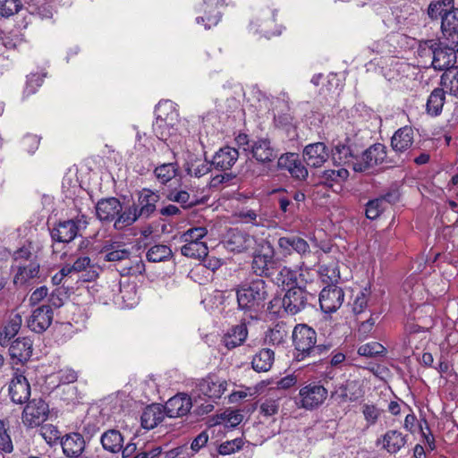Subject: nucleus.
Returning <instances> with one entry per match:
<instances>
[{"mask_svg":"<svg viewBox=\"0 0 458 458\" xmlns=\"http://www.w3.org/2000/svg\"><path fill=\"white\" fill-rule=\"evenodd\" d=\"M160 197L157 192L149 189H142L138 193L137 202L125 207L123 214L115 223L116 230H123L133 225L139 219H148L157 210V203Z\"/></svg>","mask_w":458,"mask_h":458,"instance_id":"f257e3e1","label":"nucleus"},{"mask_svg":"<svg viewBox=\"0 0 458 458\" xmlns=\"http://www.w3.org/2000/svg\"><path fill=\"white\" fill-rule=\"evenodd\" d=\"M156 121L153 123V131L160 140L166 141L169 138L176 136L179 124V114L174 103L171 100H162L156 106Z\"/></svg>","mask_w":458,"mask_h":458,"instance_id":"f03ea898","label":"nucleus"},{"mask_svg":"<svg viewBox=\"0 0 458 458\" xmlns=\"http://www.w3.org/2000/svg\"><path fill=\"white\" fill-rule=\"evenodd\" d=\"M267 295L266 283L263 279L242 284L236 290L239 309L245 311L258 312L264 307Z\"/></svg>","mask_w":458,"mask_h":458,"instance_id":"7ed1b4c3","label":"nucleus"},{"mask_svg":"<svg viewBox=\"0 0 458 458\" xmlns=\"http://www.w3.org/2000/svg\"><path fill=\"white\" fill-rule=\"evenodd\" d=\"M293 344L297 352L296 360H301L313 350L316 332L305 324L297 325L293 331Z\"/></svg>","mask_w":458,"mask_h":458,"instance_id":"20e7f679","label":"nucleus"},{"mask_svg":"<svg viewBox=\"0 0 458 458\" xmlns=\"http://www.w3.org/2000/svg\"><path fill=\"white\" fill-rule=\"evenodd\" d=\"M386 158V147L384 144L377 143L366 149L359 160L353 165V171L362 173L368 169L381 165Z\"/></svg>","mask_w":458,"mask_h":458,"instance_id":"39448f33","label":"nucleus"},{"mask_svg":"<svg viewBox=\"0 0 458 458\" xmlns=\"http://www.w3.org/2000/svg\"><path fill=\"white\" fill-rule=\"evenodd\" d=\"M48 404L42 399H32L22 412V422L29 428L41 425L48 417Z\"/></svg>","mask_w":458,"mask_h":458,"instance_id":"423d86ee","label":"nucleus"},{"mask_svg":"<svg viewBox=\"0 0 458 458\" xmlns=\"http://www.w3.org/2000/svg\"><path fill=\"white\" fill-rule=\"evenodd\" d=\"M327 390L321 385L309 384L299 393L298 405L307 410H312L321 405L327 399Z\"/></svg>","mask_w":458,"mask_h":458,"instance_id":"0eeeda50","label":"nucleus"},{"mask_svg":"<svg viewBox=\"0 0 458 458\" xmlns=\"http://www.w3.org/2000/svg\"><path fill=\"white\" fill-rule=\"evenodd\" d=\"M123 210L124 208L121 201L114 197L101 199L96 205L97 217L103 223L114 222V228L115 223Z\"/></svg>","mask_w":458,"mask_h":458,"instance_id":"6e6552de","label":"nucleus"},{"mask_svg":"<svg viewBox=\"0 0 458 458\" xmlns=\"http://www.w3.org/2000/svg\"><path fill=\"white\" fill-rule=\"evenodd\" d=\"M344 293L341 287L328 285L324 287L319 294V304L323 312H335L343 304Z\"/></svg>","mask_w":458,"mask_h":458,"instance_id":"1a4fd4ad","label":"nucleus"},{"mask_svg":"<svg viewBox=\"0 0 458 458\" xmlns=\"http://www.w3.org/2000/svg\"><path fill=\"white\" fill-rule=\"evenodd\" d=\"M54 313L50 305H42L32 310L27 320L28 327L37 333L45 332L52 324Z\"/></svg>","mask_w":458,"mask_h":458,"instance_id":"9d476101","label":"nucleus"},{"mask_svg":"<svg viewBox=\"0 0 458 458\" xmlns=\"http://www.w3.org/2000/svg\"><path fill=\"white\" fill-rule=\"evenodd\" d=\"M9 395L14 403L22 404L30 396V386L23 374L17 369L9 384Z\"/></svg>","mask_w":458,"mask_h":458,"instance_id":"9b49d317","label":"nucleus"},{"mask_svg":"<svg viewBox=\"0 0 458 458\" xmlns=\"http://www.w3.org/2000/svg\"><path fill=\"white\" fill-rule=\"evenodd\" d=\"M275 21L274 13L267 11L250 23V30L267 38L279 36L282 33V28H278Z\"/></svg>","mask_w":458,"mask_h":458,"instance_id":"f8f14e48","label":"nucleus"},{"mask_svg":"<svg viewBox=\"0 0 458 458\" xmlns=\"http://www.w3.org/2000/svg\"><path fill=\"white\" fill-rule=\"evenodd\" d=\"M227 382L216 375H209L198 384L199 394L213 401L219 399L225 392Z\"/></svg>","mask_w":458,"mask_h":458,"instance_id":"ddd939ff","label":"nucleus"},{"mask_svg":"<svg viewBox=\"0 0 458 458\" xmlns=\"http://www.w3.org/2000/svg\"><path fill=\"white\" fill-rule=\"evenodd\" d=\"M61 445L67 458H87L84 450L86 442L80 433H70L61 439Z\"/></svg>","mask_w":458,"mask_h":458,"instance_id":"4468645a","label":"nucleus"},{"mask_svg":"<svg viewBox=\"0 0 458 458\" xmlns=\"http://www.w3.org/2000/svg\"><path fill=\"white\" fill-rule=\"evenodd\" d=\"M191 408V398L186 394H177L165 403L164 411L170 418H179L187 415Z\"/></svg>","mask_w":458,"mask_h":458,"instance_id":"2eb2a0df","label":"nucleus"},{"mask_svg":"<svg viewBox=\"0 0 458 458\" xmlns=\"http://www.w3.org/2000/svg\"><path fill=\"white\" fill-rule=\"evenodd\" d=\"M442 33L449 44L458 47V8H449L441 21Z\"/></svg>","mask_w":458,"mask_h":458,"instance_id":"dca6fc26","label":"nucleus"},{"mask_svg":"<svg viewBox=\"0 0 458 458\" xmlns=\"http://www.w3.org/2000/svg\"><path fill=\"white\" fill-rule=\"evenodd\" d=\"M99 254L105 261L118 262L129 259L131 251L123 242L110 240L105 242Z\"/></svg>","mask_w":458,"mask_h":458,"instance_id":"f3484780","label":"nucleus"},{"mask_svg":"<svg viewBox=\"0 0 458 458\" xmlns=\"http://www.w3.org/2000/svg\"><path fill=\"white\" fill-rule=\"evenodd\" d=\"M79 233V226L74 220L59 222L50 232L54 242L68 243L74 240Z\"/></svg>","mask_w":458,"mask_h":458,"instance_id":"a211bd4d","label":"nucleus"},{"mask_svg":"<svg viewBox=\"0 0 458 458\" xmlns=\"http://www.w3.org/2000/svg\"><path fill=\"white\" fill-rule=\"evenodd\" d=\"M414 142V131L411 126L399 128L391 138V148L396 154L409 150Z\"/></svg>","mask_w":458,"mask_h":458,"instance_id":"6ab92c4d","label":"nucleus"},{"mask_svg":"<svg viewBox=\"0 0 458 458\" xmlns=\"http://www.w3.org/2000/svg\"><path fill=\"white\" fill-rule=\"evenodd\" d=\"M303 157L308 165L319 167L327 160L328 152L323 142H317L305 148Z\"/></svg>","mask_w":458,"mask_h":458,"instance_id":"aec40b11","label":"nucleus"},{"mask_svg":"<svg viewBox=\"0 0 458 458\" xmlns=\"http://www.w3.org/2000/svg\"><path fill=\"white\" fill-rule=\"evenodd\" d=\"M13 267H16L13 284L19 286L24 285L30 279L38 277L39 274V264L37 260L13 265Z\"/></svg>","mask_w":458,"mask_h":458,"instance_id":"412c9836","label":"nucleus"},{"mask_svg":"<svg viewBox=\"0 0 458 458\" xmlns=\"http://www.w3.org/2000/svg\"><path fill=\"white\" fill-rule=\"evenodd\" d=\"M238 157L239 153L236 148L225 147L216 152L211 164L216 169L226 171L232 168Z\"/></svg>","mask_w":458,"mask_h":458,"instance_id":"4be33fe9","label":"nucleus"},{"mask_svg":"<svg viewBox=\"0 0 458 458\" xmlns=\"http://www.w3.org/2000/svg\"><path fill=\"white\" fill-rule=\"evenodd\" d=\"M103 449L110 454H118L124 445V437L117 429H107L100 437Z\"/></svg>","mask_w":458,"mask_h":458,"instance_id":"5701e85b","label":"nucleus"},{"mask_svg":"<svg viewBox=\"0 0 458 458\" xmlns=\"http://www.w3.org/2000/svg\"><path fill=\"white\" fill-rule=\"evenodd\" d=\"M334 168L325 170L319 174V183L332 187L334 184H341L348 179L349 171L346 167L337 164H334Z\"/></svg>","mask_w":458,"mask_h":458,"instance_id":"b1692460","label":"nucleus"},{"mask_svg":"<svg viewBox=\"0 0 458 458\" xmlns=\"http://www.w3.org/2000/svg\"><path fill=\"white\" fill-rule=\"evenodd\" d=\"M9 354L12 359L27 361L32 354V341L27 337L17 338L11 344Z\"/></svg>","mask_w":458,"mask_h":458,"instance_id":"393cba45","label":"nucleus"},{"mask_svg":"<svg viewBox=\"0 0 458 458\" xmlns=\"http://www.w3.org/2000/svg\"><path fill=\"white\" fill-rule=\"evenodd\" d=\"M201 11L205 13V16L196 18L197 23L205 22V28L210 29L216 26L220 21L221 13L218 10V4L214 0L205 1L202 4Z\"/></svg>","mask_w":458,"mask_h":458,"instance_id":"a878e982","label":"nucleus"},{"mask_svg":"<svg viewBox=\"0 0 458 458\" xmlns=\"http://www.w3.org/2000/svg\"><path fill=\"white\" fill-rule=\"evenodd\" d=\"M332 159L334 164L346 168L351 166L353 169L354 162L359 160V157L353 155L348 145L338 143L332 150Z\"/></svg>","mask_w":458,"mask_h":458,"instance_id":"bb28decb","label":"nucleus"},{"mask_svg":"<svg viewBox=\"0 0 458 458\" xmlns=\"http://www.w3.org/2000/svg\"><path fill=\"white\" fill-rule=\"evenodd\" d=\"M288 282V313L297 314L307 305V293L301 287H289Z\"/></svg>","mask_w":458,"mask_h":458,"instance_id":"cd10ccee","label":"nucleus"},{"mask_svg":"<svg viewBox=\"0 0 458 458\" xmlns=\"http://www.w3.org/2000/svg\"><path fill=\"white\" fill-rule=\"evenodd\" d=\"M165 413L164 408L159 404L148 406L140 417L142 427L147 429L154 428L163 420Z\"/></svg>","mask_w":458,"mask_h":458,"instance_id":"c85d7f7f","label":"nucleus"},{"mask_svg":"<svg viewBox=\"0 0 458 458\" xmlns=\"http://www.w3.org/2000/svg\"><path fill=\"white\" fill-rule=\"evenodd\" d=\"M397 199L395 194H386L384 197L369 200L366 206V216L374 220L377 218L386 208V203L394 202Z\"/></svg>","mask_w":458,"mask_h":458,"instance_id":"c756f323","label":"nucleus"},{"mask_svg":"<svg viewBox=\"0 0 458 458\" xmlns=\"http://www.w3.org/2000/svg\"><path fill=\"white\" fill-rule=\"evenodd\" d=\"M382 446L389 454H396L399 452L406 444V438L401 431L398 430H388L382 437Z\"/></svg>","mask_w":458,"mask_h":458,"instance_id":"7c9ffc66","label":"nucleus"},{"mask_svg":"<svg viewBox=\"0 0 458 458\" xmlns=\"http://www.w3.org/2000/svg\"><path fill=\"white\" fill-rule=\"evenodd\" d=\"M22 323L21 316L18 313L12 315L4 328L0 331V345L5 347L9 341L19 332Z\"/></svg>","mask_w":458,"mask_h":458,"instance_id":"2f4dec72","label":"nucleus"},{"mask_svg":"<svg viewBox=\"0 0 458 458\" xmlns=\"http://www.w3.org/2000/svg\"><path fill=\"white\" fill-rule=\"evenodd\" d=\"M248 335L245 324H239L233 327L223 337V343L228 349L241 345Z\"/></svg>","mask_w":458,"mask_h":458,"instance_id":"473e14b6","label":"nucleus"},{"mask_svg":"<svg viewBox=\"0 0 458 458\" xmlns=\"http://www.w3.org/2000/svg\"><path fill=\"white\" fill-rule=\"evenodd\" d=\"M440 89L445 94L458 96V66L451 67L444 72L440 80Z\"/></svg>","mask_w":458,"mask_h":458,"instance_id":"72a5a7b5","label":"nucleus"},{"mask_svg":"<svg viewBox=\"0 0 458 458\" xmlns=\"http://www.w3.org/2000/svg\"><path fill=\"white\" fill-rule=\"evenodd\" d=\"M274 359L275 353L272 350L262 349L253 356L252 369L257 372H267L271 369Z\"/></svg>","mask_w":458,"mask_h":458,"instance_id":"f704fd0d","label":"nucleus"},{"mask_svg":"<svg viewBox=\"0 0 458 458\" xmlns=\"http://www.w3.org/2000/svg\"><path fill=\"white\" fill-rule=\"evenodd\" d=\"M252 157L259 162L265 163L271 161L276 157L270 142L267 140H259L251 145Z\"/></svg>","mask_w":458,"mask_h":458,"instance_id":"c9c22d12","label":"nucleus"},{"mask_svg":"<svg viewBox=\"0 0 458 458\" xmlns=\"http://www.w3.org/2000/svg\"><path fill=\"white\" fill-rule=\"evenodd\" d=\"M445 101V93L439 88L435 89L429 95L426 110L428 114L431 116H437L441 114L444 104Z\"/></svg>","mask_w":458,"mask_h":458,"instance_id":"e433bc0d","label":"nucleus"},{"mask_svg":"<svg viewBox=\"0 0 458 458\" xmlns=\"http://www.w3.org/2000/svg\"><path fill=\"white\" fill-rule=\"evenodd\" d=\"M253 242V239L243 232H233L227 241V248L232 251L242 252L249 249Z\"/></svg>","mask_w":458,"mask_h":458,"instance_id":"4c0bfd02","label":"nucleus"},{"mask_svg":"<svg viewBox=\"0 0 458 458\" xmlns=\"http://www.w3.org/2000/svg\"><path fill=\"white\" fill-rule=\"evenodd\" d=\"M181 253L188 258L200 259L207 257L208 250L205 242H184Z\"/></svg>","mask_w":458,"mask_h":458,"instance_id":"58836bf2","label":"nucleus"},{"mask_svg":"<svg viewBox=\"0 0 458 458\" xmlns=\"http://www.w3.org/2000/svg\"><path fill=\"white\" fill-rule=\"evenodd\" d=\"M285 298L286 293L283 296H276L270 301L267 308L270 320L284 318L286 315Z\"/></svg>","mask_w":458,"mask_h":458,"instance_id":"ea45409f","label":"nucleus"},{"mask_svg":"<svg viewBox=\"0 0 458 458\" xmlns=\"http://www.w3.org/2000/svg\"><path fill=\"white\" fill-rule=\"evenodd\" d=\"M319 276L321 280L329 285H335L340 278L338 264L331 261L328 264L322 265L319 267Z\"/></svg>","mask_w":458,"mask_h":458,"instance_id":"a19ab883","label":"nucleus"},{"mask_svg":"<svg viewBox=\"0 0 458 458\" xmlns=\"http://www.w3.org/2000/svg\"><path fill=\"white\" fill-rule=\"evenodd\" d=\"M288 173L297 180H304L308 176V170L298 156L288 153Z\"/></svg>","mask_w":458,"mask_h":458,"instance_id":"79ce46f5","label":"nucleus"},{"mask_svg":"<svg viewBox=\"0 0 458 458\" xmlns=\"http://www.w3.org/2000/svg\"><path fill=\"white\" fill-rule=\"evenodd\" d=\"M178 171L176 163H165L154 170V174L162 184H165L175 177Z\"/></svg>","mask_w":458,"mask_h":458,"instance_id":"37998d69","label":"nucleus"},{"mask_svg":"<svg viewBox=\"0 0 458 458\" xmlns=\"http://www.w3.org/2000/svg\"><path fill=\"white\" fill-rule=\"evenodd\" d=\"M146 257L150 262H162L172 257V250L167 245L156 244L148 250Z\"/></svg>","mask_w":458,"mask_h":458,"instance_id":"c03bdc74","label":"nucleus"},{"mask_svg":"<svg viewBox=\"0 0 458 458\" xmlns=\"http://www.w3.org/2000/svg\"><path fill=\"white\" fill-rule=\"evenodd\" d=\"M271 257L267 254H256L253 257L251 268L253 272L259 276H268Z\"/></svg>","mask_w":458,"mask_h":458,"instance_id":"a18cd8bd","label":"nucleus"},{"mask_svg":"<svg viewBox=\"0 0 458 458\" xmlns=\"http://www.w3.org/2000/svg\"><path fill=\"white\" fill-rule=\"evenodd\" d=\"M9 423L0 420V453L11 454L13 451V444L8 432Z\"/></svg>","mask_w":458,"mask_h":458,"instance_id":"49530a36","label":"nucleus"},{"mask_svg":"<svg viewBox=\"0 0 458 458\" xmlns=\"http://www.w3.org/2000/svg\"><path fill=\"white\" fill-rule=\"evenodd\" d=\"M167 199L181 204L184 209L191 208L197 203L195 197H191L186 191H173L168 194Z\"/></svg>","mask_w":458,"mask_h":458,"instance_id":"de8ad7c7","label":"nucleus"},{"mask_svg":"<svg viewBox=\"0 0 458 458\" xmlns=\"http://www.w3.org/2000/svg\"><path fill=\"white\" fill-rule=\"evenodd\" d=\"M453 0H440L435 3H431L428 9V16L431 19L441 18L443 21L444 13H447L449 8H452Z\"/></svg>","mask_w":458,"mask_h":458,"instance_id":"09e8293b","label":"nucleus"},{"mask_svg":"<svg viewBox=\"0 0 458 458\" xmlns=\"http://www.w3.org/2000/svg\"><path fill=\"white\" fill-rule=\"evenodd\" d=\"M72 266L74 272H82L89 268V270L88 272V278L86 279L87 281H91L97 277L96 270L91 265V260L89 257H79Z\"/></svg>","mask_w":458,"mask_h":458,"instance_id":"8fccbe9b","label":"nucleus"},{"mask_svg":"<svg viewBox=\"0 0 458 458\" xmlns=\"http://www.w3.org/2000/svg\"><path fill=\"white\" fill-rule=\"evenodd\" d=\"M386 348L377 342H370L362 344L358 349V353L364 357H375L377 355L384 354Z\"/></svg>","mask_w":458,"mask_h":458,"instance_id":"3c124183","label":"nucleus"},{"mask_svg":"<svg viewBox=\"0 0 458 458\" xmlns=\"http://www.w3.org/2000/svg\"><path fill=\"white\" fill-rule=\"evenodd\" d=\"M206 227L198 226L187 230L182 236L183 242H203L201 240L207 235Z\"/></svg>","mask_w":458,"mask_h":458,"instance_id":"603ef678","label":"nucleus"},{"mask_svg":"<svg viewBox=\"0 0 458 458\" xmlns=\"http://www.w3.org/2000/svg\"><path fill=\"white\" fill-rule=\"evenodd\" d=\"M22 7L20 0H4L0 2V15L5 18L17 13Z\"/></svg>","mask_w":458,"mask_h":458,"instance_id":"864d4df0","label":"nucleus"},{"mask_svg":"<svg viewBox=\"0 0 458 458\" xmlns=\"http://www.w3.org/2000/svg\"><path fill=\"white\" fill-rule=\"evenodd\" d=\"M369 295V293L368 292L367 289H364L357 293L352 303V311L355 314H360L366 310L368 306Z\"/></svg>","mask_w":458,"mask_h":458,"instance_id":"5fc2aeb1","label":"nucleus"},{"mask_svg":"<svg viewBox=\"0 0 458 458\" xmlns=\"http://www.w3.org/2000/svg\"><path fill=\"white\" fill-rule=\"evenodd\" d=\"M243 445L242 438H235L222 443L218 447V453L221 455H229L240 450Z\"/></svg>","mask_w":458,"mask_h":458,"instance_id":"6e6d98bb","label":"nucleus"},{"mask_svg":"<svg viewBox=\"0 0 458 458\" xmlns=\"http://www.w3.org/2000/svg\"><path fill=\"white\" fill-rule=\"evenodd\" d=\"M211 166L212 164L205 160L199 163L191 164L187 168V172L191 176L200 178L210 171Z\"/></svg>","mask_w":458,"mask_h":458,"instance_id":"4d7b16f0","label":"nucleus"},{"mask_svg":"<svg viewBox=\"0 0 458 458\" xmlns=\"http://www.w3.org/2000/svg\"><path fill=\"white\" fill-rule=\"evenodd\" d=\"M284 324L282 322L281 324H276L274 328H272L267 335V340L268 343H271L274 345H278L284 343V337L285 335V331L284 330Z\"/></svg>","mask_w":458,"mask_h":458,"instance_id":"13d9d810","label":"nucleus"},{"mask_svg":"<svg viewBox=\"0 0 458 458\" xmlns=\"http://www.w3.org/2000/svg\"><path fill=\"white\" fill-rule=\"evenodd\" d=\"M362 413L365 420L369 426L374 425L380 415L379 410L375 405L368 403L362 406Z\"/></svg>","mask_w":458,"mask_h":458,"instance_id":"bf43d9fd","label":"nucleus"},{"mask_svg":"<svg viewBox=\"0 0 458 458\" xmlns=\"http://www.w3.org/2000/svg\"><path fill=\"white\" fill-rule=\"evenodd\" d=\"M56 377L61 384H71L77 380V372L71 368H64L56 373Z\"/></svg>","mask_w":458,"mask_h":458,"instance_id":"052dcab7","label":"nucleus"},{"mask_svg":"<svg viewBox=\"0 0 458 458\" xmlns=\"http://www.w3.org/2000/svg\"><path fill=\"white\" fill-rule=\"evenodd\" d=\"M288 247H291L299 254L306 252L309 249L307 242L296 235L288 236Z\"/></svg>","mask_w":458,"mask_h":458,"instance_id":"680f3d73","label":"nucleus"},{"mask_svg":"<svg viewBox=\"0 0 458 458\" xmlns=\"http://www.w3.org/2000/svg\"><path fill=\"white\" fill-rule=\"evenodd\" d=\"M279 407L278 400L267 399L260 405V413L264 416H272L277 413Z\"/></svg>","mask_w":458,"mask_h":458,"instance_id":"e2e57ef3","label":"nucleus"},{"mask_svg":"<svg viewBox=\"0 0 458 458\" xmlns=\"http://www.w3.org/2000/svg\"><path fill=\"white\" fill-rule=\"evenodd\" d=\"M237 216L243 223H250L252 225H259L257 218L259 216L258 210L252 208H242L237 213Z\"/></svg>","mask_w":458,"mask_h":458,"instance_id":"0e129e2a","label":"nucleus"},{"mask_svg":"<svg viewBox=\"0 0 458 458\" xmlns=\"http://www.w3.org/2000/svg\"><path fill=\"white\" fill-rule=\"evenodd\" d=\"M162 453L161 446L148 445L139 452L133 458H157Z\"/></svg>","mask_w":458,"mask_h":458,"instance_id":"69168bd1","label":"nucleus"},{"mask_svg":"<svg viewBox=\"0 0 458 458\" xmlns=\"http://www.w3.org/2000/svg\"><path fill=\"white\" fill-rule=\"evenodd\" d=\"M43 79L38 74H32L28 78L27 84L24 89V93L29 96L36 91V88L40 87Z\"/></svg>","mask_w":458,"mask_h":458,"instance_id":"338daca9","label":"nucleus"},{"mask_svg":"<svg viewBox=\"0 0 458 458\" xmlns=\"http://www.w3.org/2000/svg\"><path fill=\"white\" fill-rule=\"evenodd\" d=\"M32 254L30 250L26 248L22 247L19 250H17L13 254V259L15 262V265L21 264V263H29L30 260H33L31 259Z\"/></svg>","mask_w":458,"mask_h":458,"instance_id":"774afa93","label":"nucleus"}]
</instances>
